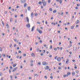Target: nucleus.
Wrapping results in <instances>:
<instances>
[{
	"label": "nucleus",
	"instance_id": "nucleus-12",
	"mask_svg": "<svg viewBox=\"0 0 80 80\" xmlns=\"http://www.w3.org/2000/svg\"><path fill=\"white\" fill-rule=\"evenodd\" d=\"M79 22H80V21H79V20H77V22H76V24H78Z\"/></svg>",
	"mask_w": 80,
	"mask_h": 80
},
{
	"label": "nucleus",
	"instance_id": "nucleus-31",
	"mask_svg": "<svg viewBox=\"0 0 80 80\" xmlns=\"http://www.w3.org/2000/svg\"><path fill=\"white\" fill-rule=\"evenodd\" d=\"M42 52H43V53H45V50H43L42 51Z\"/></svg>",
	"mask_w": 80,
	"mask_h": 80
},
{
	"label": "nucleus",
	"instance_id": "nucleus-29",
	"mask_svg": "<svg viewBox=\"0 0 80 80\" xmlns=\"http://www.w3.org/2000/svg\"><path fill=\"white\" fill-rule=\"evenodd\" d=\"M2 55L3 57H5V55L4 54L2 53Z\"/></svg>",
	"mask_w": 80,
	"mask_h": 80
},
{
	"label": "nucleus",
	"instance_id": "nucleus-18",
	"mask_svg": "<svg viewBox=\"0 0 80 80\" xmlns=\"http://www.w3.org/2000/svg\"><path fill=\"white\" fill-rule=\"evenodd\" d=\"M31 57H33V56L35 55V54H34V53H33L32 54H31Z\"/></svg>",
	"mask_w": 80,
	"mask_h": 80
},
{
	"label": "nucleus",
	"instance_id": "nucleus-59",
	"mask_svg": "<svg viewBox=\"0 0 80 80\" xmlns=\"http://www.w3.org/2000/svg\"><path fill=\"white\" fill-rule=\"evenodd\" d=\"M37 23H38V24H40V22H37Z\"/></svg>",
	"mask_w": 80,
	"mask_h": 80
},
{
	"label": "nucleus",
	"instance_id": "nucleus-13",
	"mask_svg": "<svg viewBox=\"0 0 80 80\" xmlns=\"http://www.w3.org/2000/svg\"><path fill=\"white\" fill-rule=\"evenodd\" d=\"M17 66V63H15L13 65V67H15Z\"/></svg>",
	"mask_w": 80,
	"mask_h": 80
},
{
	"label": "nucleus",
	"instance_id": "nucleus-23",
	"mask_svg": "<svg viewBox=\"0 0 80 80\" xmlns=\"http://www.w3.org/2000/svg\"><path fill=\"white\" fill-rule=\"evenodd\" d=\"M74 26H72L71 27V29H73L74 28Z\"/></svg>",
	"mask_w": 80,
	"mask_h": 80
},
{
	"label": "nucleus",
	"instance_id": "nucleus-44",
	"mask_svg": "<svg viewBox=\"0 0 80 80\" xmlns=\"http://www.w3.org/2000/svg\"><path fill=\"white\" fill-rule=\"evenodd\" d=\"M50 2H51V1L50 0H48V3H50Z\"/></svg>",
	"mask_w": 80,
	"mask_h": 80
},
{
	"label": "nucleus",
	"instance_id": "nucleus-62",
	"mask_svg": "<svg viewBox=\"0 0 80 80\" xmlns=\"http://www.w3.org/2000/svg\"><path fill=\"white\" fill-rule=\"evenodd\" d=\"M72 62H75V60H73Z\"/></svg>",
	"mask_w": 80,
	"mask_h": 80
},
{
	"label": "nucleus",
	"instance_id": "nucleus-15",
	"mask_svg": "<svg viewBox=\"0 0 80 80\" xmlns=\"http://www.w3.org/2000/svg\"><path fill=\"white\" fill-rule=\"evenodd\" d=\"M37 31H38V32L40 33V29H37Z\"/></svg>",
	"mask_w": 80,
	"mask_h": 80
},
{
	"label": "nucleus",
	"instance_id": "nucleus-34",
	"mask_svg": "<svg viewBox=\"0 0 80 80\" xmlns=\"http://www.w3.org/2000/svg\"><path fill=\"white\" fill-rule=\"evenodd\" d=\"M10 48H11V47H12V44H10Z\"/></svg>",
	"mask_w": 80,
	"mask_h": 80
},
{
	"label": "nucleus",
	"instance_id": "nucleus-27",
	"mask_svg": "<svg viewBox=\"0 0 80 80\" xmlns=\"http://www.w3.org/2000/svg\"><path fill=\"white\" fill-rule=\"evenodd\" d=\"M20 17H22V18H23V14H22L21 15H20Z\"/></svg>",
	"mask_w": 80,
	"mask_h": 80
},
{
	"label": "nucleus",
	"instance_id": "nucleus-51",
	"mask_svg": "<svg viewBox=\"0 0 80 80\" xmlns=\"http://www.w3.org/2000/svg\"><path fill=\"white\" fill-rule=\"evenodd\" d=\"M19 53H22V51H19Z\"/></svg>",
	"mask_w": 80,
	"mask_h": 80
},
{
	"label": "nucleus",
	"instance_id": "nucleus-45",
	"mask_svg": "<svg viewBox=\"0 0 80 80\" xmlns=\"http://www.w3.org/2000/svg\"><path fill=\"white\" fill-rule=\"evenodd\" d=\"M57 48H55L54 49V50L55 51H57Z\"/></svg>",
	"mask_w": 80,
	"mask_h": 80
},
{
	"label": "nucleus",
	"instance_id": "nucleus-60",
	"mask_svg": "<svg viewBox=\"0 0 80 80\" xmlns=\"http://www.w3.org/2000/svg\"><path fill=\"white\" fill-rule=\"evenodd\" d=\"M62 49H63V48H62V47H61L60 48V50H62Z\"/></svg>",
	"mask_w": 80,
	"mask_h": 80
},
{
	"label": "nucleus",
	"instance_id": "nucleus-50",
	"mask_svg": "<svg viewBox=\"0 0 80 80\" xmlns=\"http://www.w3.org/2000/svg\"><path fill=\"white\" fill-rule=\"evenodd\" d=\"M41 56H43V53H41Z\"/></svg>",
	"mask_w": 80,
	"mask_h": 80
},
{
	"label": "nucleus",
	"instance_id": "nucleus-17",
	"mask_svg": "<svg viewBox=\"0 0 80 80\" xmlns=\"http://www.w3.org/2000/svg\"><path fill=\"white\" fill-rule=\"evenodd\" d=\"M27 3H25L24 4V7H26V6H27Z\"/></svg>",
	"mask_w": 80,
	"mask_h": 80
},
{
	"label": "nucleus",
	"instance_id": "nucleus-40",
	"mask_svg": "<svg viewBox=\"0 0 80 80\" xmlns=\"http://www.w3.org/2000/svg\"><path fill=\"white\" fill-rule=\"evenodd\" d=\"M2 72H0V77H1V76H2Z\"/></svg>",
	"mask_w": 80,
	"mask_h": 80
},
{
	"label": "nucleus",
	"instance_id": "nucleus-1",
	"mask_svg": "<svg viewBox=\"0 0 80 80\" xmlns=\"http://www.w3.org/2000/svg\"><path fill=\"white\" fill-rule=\"evenodd\" d=\"M42 3H43V6H45L47 5V2L45 0H42Z\"/></svg>",
	"mask_w": 80,
	"mask_h": 80
},
{
	"label": "nucleus",
	"instance_id": "nucleus-28",
	"mask_svg": "<svg viewBox=\"0 0 80 80\" xmlns=\"http://www.w3.org/2000/svg\"><path fill=\"white\" fill-rule=\"evenodd\" d=\"M10 77V78L11 80H12V78H13V76L11 75Z\"/></svg>",
	"mask_w": 80,
	"mask_h": 80
},
{
	"label": "nucleus",
	"instance_id": "nucleus-53",
	"mask_svg": "<svg viewBox=\"0 0 80 80\" xmlns=\"http://www.w3.org/2000/svg\"><path fill=\"white\" fill-rule=\"evenodd\" d=\"M50 78H51V79H52V78H53V77H52V76H51L50 77Z\"/></svg>",
	"mask_w": 80,
	"mask_h": 80
},
{
	"label": "nucleus",
	"instance_id": "nucleus-57",
	"mask_svg": "<svg viewBox=\"0 0 80 80\" xmlns=\"http://www.w3.org/2000/svg\"><path fill=\"white\" fill-rule=\"evenodd\" d=\"M44 46L45 47H47V45L45 44V45H44Z\"/></svg>",
	"mask_w": 80,
	"mask_h": 80
},
{
	"label": "nucleus",
	"instance_id": "nucleus-11",
	"mask_svg": "<svg viewBox=\"0 0 80 80\" xmlns=\"http://www.w3.org/2000/svg\"><path fill=\"white\" fill-rule=\"evenodd\" d=\"M49 68V67L48 66H46V68H45L46 70H47Z\"/></svg>",
	"mask_w": 80,
	"mask_h": 80
},
{
	"label": "nucleus",
	"instance_id": "nucleus-39",
	"mask_svg": "<svg viewBox=\"0 0 80 80\" xmlns=\"http://www.w3.org/2000/svg\"><path fill=\"white\" fill-rule=\"evenodd\" d=\"M4 13L5 14H7V12L6 11H5L4 12Z\"/></svg>",
	"mask_w": 80,
	"mask_h": 80
},
{
	"label": "nucleus",
	"instance_id": "nucleus-47",
	"mask_svg": "<svg viewBox=\"0 0 80 80\" xmlns=\"http://www.w3.org/2000/svg\"><path fill=\"white\" fill-rule=\"evenodd\" d=\"M57 57H58L57 56H56L55 57V60H56V59H57Z\"/></svg>",
	"mask_w": 80,
	"mask_h": 80
},
{
	"label": "nucleus",
	"instance_id": "nucleus-64",
	"mask_svg": "<svg viewBox=\"0 0 80 80\" xmlns=\"http://www.w3.org/2000/svg\"><path fill=\"white\" fill-rule=\"evenodd\" d=\"M38 65H40V62H38Z\"/></svg>",
	"mask_w": 80,
	"mask_h": 80
},
{
	"label": "nucleus",
	"instance_id": "nucleus-9",
	"mask_svg": "<svg viewBox=\"0 0 80 80\" xmlns=\"http://www.w3.org/2000/svg\"><path fill=\"white\" fill-rule=\"evenodd\" d=\"M36 51L37 52H40V50L38 48H37L36 49Z\"/></svg>",
	"mask_w": 80,
	"mask_h": 80
},
{
	"label": "nucleus",
	"instance_id": "nucleus-19",
	"mask_svg": "<svg viewBox=\"0 0 80 80\" xmlns=\"http://www.w3.org/2000/svg\"><path fill=\"white\" fill-rule=\"evenodd\" d=\"M72 75H75V72H73L72 73Z\"/></svg>",
	"mask_w": 80,
	"mask_h": 80
},
{
	"label": "nucleus",
	"instance_id": "nucleus-48",
	"mask_svg": "<svg viewBox=\"0 0 80 80\" xmlns=\"http://www.w3.org/2000/svg\"><path fill=\"white\" fill-rule=\"evenodd\" d=\"M23 55L24 57H25V56H26V54H24Z\"/></svg>",
	"mask_w": 80,
	"mask_h": 80
},
{
	"label": "nucleus",
	"instance_id": "nucleus-25",
	"mask_svg": "<svg viewBox=\"0 0 80 80\" xmlns=\"http://www.w3.org/2000/svg\"><path fill=\"white\" fill-rule=\"evenodd\" d=\"M2 47H0V52H2Z\"/></svg>",
	"mask_w": 80,
	"mask_h": 80
},
{
	"label": "nucleus",
	"instance_id": "nucleus-22",
	"mask_svg": "<svg viewBox=\"0 0 80 80\" xmlns=\"http://www.w3.org/2000/svg\"><path fill=\"white\" fill-rule=\"evenodd\" d=\"M12 20H13L12 19V18H10V22H12Z\"/></svg>",
	"mask_w": 80,
	"mask_h": 80
},
{
	"label": "nucleus",
	"instance_id": "nucleus-42",
	"mask_svg": "<svg viewBox=\"0 0 80 80\" xmlns=\"http://www.w3.org/2000/svg\"><path fill=\"white\" fill-rule=\"evenodd\" d=\"M30 51H32V47L30 48Z\"/></svg>",
	"mask_w": 80,
	"mask_h": 80
},
{
	"label": "nucleus",
	"instance_id": "nucleus-24",
	"mask_svg": "<svg viewBox=\"0 0 80 80\" xmlns=\"http://www.w3.org/2000/svg\"><path fill=\"white\" fill-rule=\"evenodd\" d=\"M17 69V67H16L15 68H14V71H16V70Z\"/></svg>",
	"mask_w": 80,
	"mask_h": 80
},
{
	"label": "nucleus",
	"instance_id": "nucleus-5",
	"mask_svg": "<svg viewBox=\"0 0 80 80\" xmlns=\"http://www.w3.org/2000/svg\"><path fill=\"white\" fill-rule=\"evenodd\" d=\"M21 2L22 3H25V0H21Z\"/></svg>",
	"mask_w": 80,
	"mask_h": 80
},
{
	"label": "nucleus",
	"instance_id": "nucleus-14",
	"mask_svg": "<svg viewBox=\"0 0 80 80\" xmlns=\"http://www.w3.org/2000/svg\"><path fill=\"white\" fill-rule=\"evenodd\" d=\"M67 61H66V63H68V62H69V60H68V59H67Z\"/></svg>",
	"mask_w": 80,
	"mask_h": 80
},
{
	"label": "nucleus",
	"instance_id": "nucleus-16",
	"mask_svg": "<svg viewBox=\"0 0 80 80\" xmlns=\"http://www.w3.org/2000/svg\"><path fill=\"white\" fill-rule=\"evenodd\" d=\"M37 31H38V32L40 33V29H37Z\"/></svg>",
	"mask_w": 80,
	"mask_h": 80
},
{
	"label": "nucleus",
	"instance_id": "nucleus-54",
	"mask_svg": "<svg viewBox=\"0 0 80 80\" xmlns=\"http://www.w3.org/2000/svg\"><path fill=\"white\" fill-rule=\"evenodd\" d=\"M33 60L31 61V63H33Z\"/></svg>",
	"mask_w": 80,
	"mask_h": 80
},
{
	"label": "nucleus",
	"instance_id": "nucleus-6",
	"mask_svg": "<svg viewBox=\"0 0 80 80\" xmlns=\"http://www.w3.org/2000/svg\"><path fill=\"white\" fill-rule=\"evenodd\" d=\"M31 17L32 18H33V12H32L31 14Z\"/></svg>",
	"mask_w": 80,
	"mask_h": 80
},
{
	"label": "nucleus",
	"instance_id": "nucleus-4",
	"mask_svg": "<svg viewBox=\"0 0 80 80\" xmlns=\"http://www.w3.org/2000/svg\"><path fill=\"white\" fill-rule=\"evenodd\" d=\"M42 65H48V63L46 62H44L42 63Z\"/></svg>",
	"mask_w": 80,
	"mask_h": 80
},
{
	"label": "nucleus",
	"instance_id": "nucleus-63",
	"mask_svg": "<svg viewBox=\"0 0 80 80\" xmlns=\"http://www.w3.org/2000/svg\"><path fill=\"white\" fill-rule=\"evenodd\" d=\"M63 76V77H66V75H64Z\"/></svg>",
	"mask_w": 80,
	"mask_h": 80
},
{
	"label": "nucleus",
	"instance_id": "nucleus-21",
	"mask_svg": "<svg viewBox=\"0 0 80 80\" xmlns=\"http://www.w3.org/2000/svg\"><path fill=\"white\" fill-rule=\"evenodd\" d=\"M57 12V10H54V11H53V13H56Z\"/></svg>",
	"mask_w": 80,
	"mask_h": 80
},
{
	"label": "nucleus",
	"instance_id": "nucleus-3",
	"mask_svg": "<svg viewBox=\"0 0 80 80\" xmlns=\"http://www.w3.org/2000/svg\"><path fill=\"white\" fill-rule=\"evenodd\" d=\"M57 60L58 62H60V61H61V58H60V57H58L57 58Z\"/></svg>",
	"mask_w": 80,
	"mask_h": 80
},
{
	"label": "nucleus",
	"instance_id": "nucleus-20",
	"mask_svg": "<svg viewBox=\"0 0 80 80\" xmlns=\"http://www.w3.org/2000/svg\"><path fill=\"white\" fill-rule=\"evenodd\" d=\"M76 73H79V71L78 70H76Z\"/></svg>",
	"mask_w": 80,
	"mask_h": 80
},
{
	"label": "nucleus",
	"instance_id": "nucleus-37",
	"mask_svg": "<svg viewBox=\"0 0 80 80\" xmlns=\"http://www.w3.org/2000/svg\"><path fill=\"white\" fill-rule=\"evenodd\" d=\"M20 67L21 68H23V66L22 65L20 66Z\"/></svg>",
	"mask_w": 80,
	"mask_h": 80
},
{
	"label": "nucleus",
	"instance_id": "nucleus-2",
	"mask_svg": "<svg viewBox=\"0 0 80 80\" xmlns=\"http://www.w3.org/2000/svg\"><path fill=\"white\" fill-rule=\"evenodd\" d=\"M26 26L28 28H30V23H28V24H27L26 25Z\"/></svg>",
	"mask_w": 80,
	"mask_h": 80
},
{
	"label": "nucleus",
	"instance_id": "nucleus-58",
	"mask_svg": "<svg viewBox=\"0 0 80 80\" xmlns=\"http://www.w3.org/2000/svg\"><path fill=\"white\" fill-rule=\"evenodd\" d=\"M10 68L11 69V70H12V68H12V66H10Z\"/></svg>",
	"mask_w": 80,
	"mask_h": 80
},
{
	"label": "nucleus",
	"instance_id": "nucleus-56",
	"mask_svg": "<svg viewBox=\"0 0 80 80\" xmlns=\"http://www.w3.org/2000/svg\"><path fill=\"white\" fill-rule=\"evenodd\" d=\"M1 57H2V54H0V58H1Z\"/></svg>",
	"mask_w": 80,
	"mask_h": 80
},
{
	"label": "nucleus",
	"instance_id": "nucleus-43",
	"mask_svg": "<svg viewBox=\"0 0 80 80\" xmlns=\"http://www.w3.org/2000/svg\"><path fill=\"white\" fill-rule=\"evenodd\" d=\"M63 12H62L61 14V15H63Z\"/></svg>",
	"mask_w": 80,
	"mask_h": 80
},
{
	"label": "nucleus",
	"instance_id": "nucleus-52",
	"mask_svg": "<svg viewBox=\"0 0 80 80\" xmlns=\"http://www.w3.org/2000/svg\"><path fill=\"white\" fill-rule=\"evenodd\" d=\"M35 16H37V13H36L35 14Z\"/></svg>",
	"mask_w": 80,
	"mask_h": 80
},
{
	"label": "nucleus",
	"instance_id": "nucleus-7",
	"mask_svg": "<svg viewBox=\"0 0 80 80\" xmlns=\"http://www.w3.org/2000/svg\"><path fill=\"white\" fill-rule=\"evenodd\" d=\"M26 20L27 21V22H28V23H29V19H28V18L27 17L26 18Z\"/></svg>",
	"mask_w": 80,
	"mask_h": 80
},
{
	"label": "nucleus",
	"instance_id": "nucleus-46",
	"mask_svg": "<svg viewBox=\"0 0 80 80\" xmlns=\"http://www.w3.org/2000/svg\"><path fill=\"white\" fill-rule=\"evenodd\" d=\"M45 24H46V25H47V21H45Z\"/></svg>",
	"mask_w": 80,
	"mask_h": 80
},
{
	"label": "nucleus",
	"instance_id": "nucleus-26",
	"mask_svg": "<svg viewBox=\"0 0 80 80\" xmlns=\"http://www.w3.org/2000/svg\"><path fill=\"white\" fill-rule=\"evenodd\" d=\"M2 24L3 25V27H4V22H3V21H2Z\"/></svg>",
	"mask_w": 80,
	"mask_h": 80
},
{
	"label": "nucleus",
	"instance_id": "nucleus-8",
	"mask_svg": "<svg viewBox=\"0 0 80 80\" xmlns=\"http://www.w3.org/2000/svg\"><path fill=\"white\" fill-rule=\"evenodd\" d=\"M34 28H35V27L33 26L32 27V29H31V32H33V30H34Z\"/></svg>",
	"mask_w": 80,
	"mask_h": 80
},
{
	"label": "nucleus",
	"instance_id": "nucleus-32",
	"mask_svg": "<svg viewBox=\"0 0 80 80\" xmlns=\"http://www.w3.org/2000/svg\"><path fill=\"white\" fill-rule=\"evenodd\" d=\"M62 0H60L59 1V3H60V4H61V3H62Z\"/></svg>",
	"mask_w": 80,
	"mask_h": 80
},
{
	"label": "nucleus",
	"instance_id": "nucleus-30",
	"mask_svg": "<svg viewBox=\"0 0 80 80\" xmlns=\"http://www.w3.org/2000/svg\"><path fill=\"white\" fill-rule=\"evenodd\" d=\"M44 78H45V79H47V76H45L44 77Z\"/></svg>",
	"mask_w": 80,
	"mask_h": 80
},
{
	"label": "nucleus",
	"instance_id": "nucleus-36",
	"mask_svg": "<svg viewBox=\"0 0 80 80\" xmlns=\"http://www.w3.org/2000/svg\"><path fill=\"white\" fill-rule=\"evenodd\" d=\"M14 41H15V42H17V39L15 38L14 39Z\"/></svg>",
	"mask_w": 80,
	"mask_h": 80
},
{
	"label": "nucleus",
	"instance_id": "nucleus-61",
	"mask_svg": "<svg viewBox=\"0 0 80 80\" xmlns=\"http://www.w3.org/2000/svg\"><path fill=\"white\" fill-rule=\"evenodd\" d=\"M75 9H76V10H77V9H78V7H77L75 8Z\"/></svg>",
	"mask_w": 80,
	"mask_h": 80
},
{
	"label": "nucleus",
	"instance_id": "nucleus-38",
	"mask_svg": "<svg viewBox=\"0 0 80 80\" xmlns=\"http://www.w3.org/2000/svg\"><path fill=\"white\" fill-rule=\"evenodd\" d=\"M50 48H50V49H52V45H51V46H50Z\"/></svg>",
	"mask_w": 80,
	"mask_h": 80
},
{
	"label": "nucleus",
	"instance_id": "nucleus-35",
	"mask_svg": "<svg viewBox=\"0 0 80 80\" xmlns=\"http://www.w3.org/2000/svg\"><path fill=\"white\" fill-rule=\"evenodd\" d=\"M68 75H70V72H68L67 73Z\"/></svg>",
	"mask_w": 80,
	"mask_h": 80
},
{
	"label": "nucleus",
	"instance_id": "nucleus-10",
	"mask_svg": "<svg viewBox=\"0 0 80 80\" xmlns=\"http://www.w3.org/2000/svg\"><path fill=\"white\" fill-rule=\"evenodd\" d=\"M27 9L28 11H30V9H31V8L30 7H28L27 8Z\"/></svg>",
	"mask_w": 80,
	"mask_h": 80
},
{
	"label": "nucleus",
	"instance_id": "nucleus-49",
	"mask_svg": "<svg viewBox=\"0 0 80 80\" xmlns=\"http://www.w3.org/2000/svg\"><path fill=\"white\" fill-rule=\"evenodd\" d=\"M16 8H19V6H17L16 7Z\"/></svg>",
	"mask_w": 80,
	"mask_h": 80
},
{
	"label": "nucleus",
	"instance_id": "nucleus-33",
	"mask_svg": "<svg viewBox=\"0 0 80 80\" xmlns=\"http://www.w3.org/2000/svg\"><path fill=\"white\" fill-rule=\"evenodd\" d=\"M25 13H27V10L25 9Z\"/></svg>",
	"mask_w": 80,
	"mask_h": 80
},
{
	"label": "nucleus",
	"instance_id": "nucleus-55",
	"mask_svg": "<svg viewBox=\"0 0 80 80\" xmlns=\"http://www.w3.org/2000/svg\"><path fill=\"white\" fill-rule=\"evenodd\" d=\"M49 57H52V55H49Z\"/></svg>",
	"mask_w": 80,
	"mask_h": 80
},
{
	"label": "nucleus",
	"instance_id": "nucleus-41",
	"mask_svg": "<svg viewBox=\"0 0 80 80\" xmlns=\"http://www.w3.org/2000/svg\"><path fill=\"white\" fill-rule=\"evenodd\" d=\"M50 11H52V8H51L49 9Z\"/></svg>",
	"mask_w": 80,
	"mask_h": 80
}]
</instances>
